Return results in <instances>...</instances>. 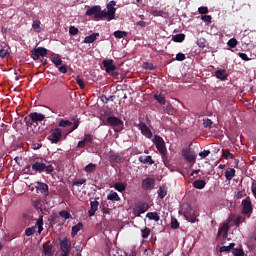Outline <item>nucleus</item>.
I'll list each match as a JSON object with an SVG mask.
<instances>
[{
	"label": "nucleus",
	"instance_id": "obj_1",
	"mask_svg": "<svg viewBox=\"0 0 256 256\" xmlns=\"http://www.w3.org/2000/svg\"><path fill=\"white\" fill-rule=\"evenodd\" d=\"M117 8L115 6H107V10L101 11V6H97V19H107V21H113L115 19V13Z\"/></svg>",
	"mask_w": 256,
	"mask_h": 256
},
{
	"label": "nucleus",
	"instance_id": "obj_2",
	"mask_svg": "<svg viewBox=\"0 0 256 256\" xmlns=\"http://www.w3.org/2000/svg\"><path fill=\"white\" fill-rule=\"evenodd\" d=\"M44 121H45V114L32 112L28 115L27 125H30L31 127H38V129H41V126L39 125H43Z\"/></svg>",
	"mask_w": 256,
	"mask_h": 256
},
{
	"label": "nucleus",
	"instance_id": "obj_3",
	"mask_svg": "<svg viewBox=\"0 0 256 256\" xmlns=\"http://www.w3.org/2000/svg\"><path fill=\"white\" fill-rule=\"evenodd\" d=\"M32 169L35 171V173H43V171H45L47 175H52L53 171H55V167H53V165H47L39 161L32 164Z\"/></svg>",
	"mask_w": 256,
	"mask_h": 256
},
{
	"label": "nucleus",
	"instance_id": "obj_4",
	"mask_svg": "<svg viewBox=\"0 0 256 256\" xmlns=\"http://www.w3.org/2000/svg\"><path fill=\"white\" fill-rule=\"evenodd\" d=\"M153 143L156 146V149L159 151L162 157L167 155V146H165V140L159 135H155L153 139Z\"/></svg>",
	"mask_w": 256,
	"mask_h": 256
},
{
	"label": "nucleus",
	"instance_id": "obj_5",
	"mask_svg": "<svg viewBox=\"0 0 256 256\" xmlns=\"http://www.w3.org/2000/svg\"><path fill=\"white\" fill-rule=\"evenodd\" d=\"M102 69H105L106 73H109L112 77H119V73L116 72L117 66L113 64V60H103Z\"/></svg>",
	"mask_w": 256,
	"mask_h": 256
},
{
	"label": "nucleus",
	"instance_id": "obj_6",
	"mask_svg": "<svg viewBox=\"0 0 256 256\" xmlns=\"http://www.w3.org/2000/svg\"><path fill=\"white\" fill-rule=\"evenodd\" d=\"M147 211H149V204L146 202H138L133 208V215L134 217H141V215L147 213Z\"/></svg>",
	"mask_w": 256,
	"mask_h": 256
},
{
	"label": "nucleus",
	"instance_id": "obj_7",
	"mask_svg": "<svg viewBox=\"0 0 256 256\" xmlns=\"http://www.w3.org/2000/svg\"><path fill=\"white\" fill-rule=\"evenodd\" d=\"M71 125H73L72 129H78L79 119L78 118H71V120L61 119L58 123V127H64V128L71 127Z\"/></svg>",
	"mask_w": 256,
	"mask_h": 256
},
{
	"label": "nucleus",
	"instance_id": "obj_8",
	"mask_svg": "<svg viewBox=\"0 0 256 256\" xmlns=\"http://www.w3.org/2000/svg\"><path fill=\"white\" fill-rule=\"evenodd\" d=\"M60 251H62L60 256H69L71 253V240L64 238L60 241Z\"/></svg>",
	"mask_w": 256,
	"mask_h": 256
},
{
	"label": "nucleus",
	"instance_id": "obj_9",
	"mask_svg": "<svg viewBox=\"0 0 256 256\" xmlns=\"http://www.w3.org/2000/svg\"><path fill=\"white\" fill-rule=\"evenodd\" d=\"M61 135H63L61 129H52L48 136V140L51 141V143H59L61 141Z\"/></svg>",
	"mask_w": 256,
	"mask_h": 256
},
{
	"label": "nucleus",
	"instance_id": "obj_10",
	"mask_svg": "<svg viewBox=\"0 0 256 256\" xmlns=\"http://www.w3.org/2000/svg\"><path fill=\"white\" fill-rule=\"evenodd\" d=\"M106 123L110 127H119L120 129H123V120H121V118L115 116H108L106 119Z\"/></svg>",
	"mask_w": 256,
	"mask_h": 256
},
{
	"label": "nucleus",
	"instance_id": "obj_11",
	"mask_svg": "<svg viewBox=\"0 0 256 256\" xmlns=\"http://www.w3.org/2000/svg\"><path fill=\"white\" fill-rule=\"evenodd\" d=\"M39 57H47V49L43 47L34 48L31 54L33 61H37Z\"/></svg>",
	"mask_w": 256,
	"mask_h": 256
},
{
	"label": "nucleus",
	"instance_id": "obj_12",
	"mask_svg": "<svg viewBox=\"0 0 256 256\" xmlns=\"http://www.w3.org/2000/svg\"><path fill=\"white\" fill-rule=\"evenodd\" d=\"M142 188L146 191H151V189L155 188V179L146 178L142 181Z\"/></svg>",
	"mask_w": 256,
	"mask_h": 256
},
{
	"label": "nucleus",
	"instance_id": "obj_13",
	"mask_svg": "<svg viewBox=\"0 0 256 256\" xmlns=\"http://www.w3.org/2000/svg\"><path fill=\"white\" fill-rule=\"evenodd\" d=\"M182 157H184V159L188 163H195V159H197V157L195 156V153L191 152V150H183Z\"/></svg>",
	"mask_w": 256,
	"mask_h": 256
},
{
	"label": "nucleus",
	"instance_id": "obj_14",
	"mask_svg": "<svg viewBox=\"0 0 256 256\" xmlns=\"http://www.w3.org/2000/svg\"><path fill=\"white\" fill-rule=\"evenodd\" d=\"M42 251L44 255L46 256H53V244H51V241H47L42 245Z\"/></svg>",
	"mask_w": 256,
	"mask_h": 256
},
{
	"label": "nucleus",
	"instance_id": "obj_15",
	"mask_svg": "<svg viewBox=\"0 0 256 256\" xmlns=\"http://www.w3.org/2000/svg\"><path fill=\"white\" fill-rule=\"evenodd\" d=\"M242 205H243V214L244 215H249V213H251L253 211V206L251 204L250 199L243 200Z\"/></svg>",
	"mask_w": 256,
	"mask_h": 256
},
{
	"label": "nucleus",
	"instance_id": "obj_16",
	"mask_svg": "<svg viewBox=\"0 0 256 256\" xmlns=\"http://www.w3.org/2000/svg\"><path fill=\"white\" fill-rule=\"evenodd\" d=\"M229 222L224 223L218 230V235H222L223 239H227V236L229 235Z\"/></svg>",
	"mask_w": 256,
	"mask_h": 256
},
{
	"label": "nucleus",
	"instance_id": "obj_17",
	"mask_svg": "<svg viewBox=\"0 0 256 256\" xmlns=\"http://www.w3.org/2000/svg\"><path fill=\"white\" fill-rule=\"evenodd\" d=\"M97 213V198H90V210L88 211L89 217H93Z\"/></svg>",
	"mask_w": 256,
	"mask_h": 256
},
{
	"label": "nucleus",
	"instance_id": "obj_18",
	"mask_svg": "<svg viewBox=\"0 0 256 256\" xmlns=\"http://www.w3.org/2000/svg\"><path fill=\"white\" fill-rule=\"evenodd\" d=\"M140 163H143L144 165H154L155 160H153V157L151 156H140L139 157Z\"/></svg>",
	"mask_w": 256,
	"mask_h": 256
},
{
	"label": "nucleus",
	"instance_id": "obj_19",
	"mask_svg": "<svg viewBox=\"0 0 256 256\" xmlns=\"http://www.w3.org/2000/svg\"><path fill=\"white\" fill-rule=\"evenodd\" d=\"M215 77L220 79V81H225L227 79V70L219 69L215 72Z\"/></svg>",
	"mask_w": 256,
	"mask_h": 256
},
{
	"label": "nucleus",
	"instance_id": "obj_20",
	"mask_svg": "<svg viewBox=\"0 0 256 256\" xmlns=\"http://www.w3.org/2000/svg\"><path fill=\"white\" fill-rule=\"evenodd\" d=\"M93 141V136L86 135L83 140L78 142L77 147L83 148L87 145V143H91Z\"/></svg>",
	"mask_w": 256,
	"mask_h": 256
},
{
	"label": "nucleus",
	"instance_id": "obj_21",
	"mask_svg": "<svg viewBox=\"0 0 256 256\" xmlns=\"http://www.w3.org/2000/svg\"><path fill=\"white\" fill-rule=\"evenodd\" d=\"M37 189L40 191V193H42V195H45L46 197L49 195V185L45 183H39Z\"/></svg>",
	"mask_w": 256,
	"mask_h": 256
},
{
	"label": "nucleus",
	"instance_id": "obj_22",
	"mask_svg": "<svg viewBox=\"0 0 256 256\" xmlns=\"http://www.w3.org/2000/svg\"><path fill=\"white\" fill-rule=\"evenodd\" d=\"M52 63H54L55 67H59L63 65V60L61 59V56L59 54H55L51 57Z\"/></svg>",
	"mask_w": 256,
	"mask_h": 256
},
{
	"label": "nucleus",
	"instance_id": "obj_23",
	"mask_svg": "<svg viewBox=\"0 0 256 256\" xmlns=\"http://www.w3.org/2000/svg\"><path fill=\"white\" fill-rule=\"evenodd\" d=\"M205 185H207V182H205V180H195L193 182V187L195 189H205Z\"/></svg>",
	"mask_w": 256,
	"mask_h": 256
},
{
	"label": "nucleus",
	"instance_id": "obj_24",
	"mask_svg": "<svg viewBox=\"0 0 256 256\" xmlns=\"http://www.w3.org/2000/svg\"><path fill=\"white\" fill-rule=\"evenodd\" d=\"M146 217L150 221H159L161 219V217L159 216V214L157 212H148L146 214Z\"/></svg>",
	"mask_w": 256,
	"mask_h": 256
},
{
	"label": "nucleus",
	"instance_id": "obj_25",
	"mask_svg": "<svg viewBox=\"0 0 256 256\" xmlns=\"http://www.w3.org/2000/svg\"><path fill=\"white\" fill-rule=\"evenodd\" d=\"M225 177H226L227 181H231V179H233V177H235V169L234 168L226 169Z\"/></svg>",
	"mask_w": 256,
	"mask_h": 256
},
{
	"label": "nucleus",
	"instance_id": "obj_26",
	"mask_svg": "<svg viewBox=\"0 0 256 256\" xmlns=\"http://www.w3.org/2000/svg\"><path fill=\"white\" fill-rule=\"evenodd\" d=\"M172 41H174V43H183L185 41V34L181 33L172 36Z\"/></svg>",
	"mask_w": 256,
	"mask_h": 256
},
{
	"label": "nucleus",
	"instance_id": "obj_27",
	"mask_svg": "<svg viewBox=\"0 0 256 256\" xmlns=\"http://www.w3.org/2000/svg\"><path fill=\"white\" fill-rule=\"evenodd\" d=\"M81 229H83V223L79 222L78 224L74 225L72 227L71 236L75 237V235H77L78 231H81Z\"/></svg>",
	"mask_w": 256,
	"mask_h": 256
},
{
	"label": "nucleus",
	"instance_id": "obj_28",
	"mask_svg": "<svg viewBox=\"0 0 256 256\" xmlns=\"http://www.w3.org/2000/svg\"><path fill=\"white\" fill-rule=\"evenodd\" d=\"M108 201H121L119 194L117 192L111 191L110 194L107 195Z\"/></svg>",
	"mask_w": 256,
	"mask_h": 256
},
{
	"label": "nucleus",
	"instance_id": "obj_29",
	"mask_svg": "<svg viewBox=\"0 0 256 256\" xmlns=\"http://www.w3.org/2000/svg\"><path fill=\"white\" fill-rule=\"evenodd\" d=\"M97 40V33H92L84 38V43H94Z\"/></svg>",
	"mask_w": 256,
	"mask_h": 256
},
{
	"label": "nucleus",
	"instance_id": "obj_30",
	"mask_svg": "<svg viewBox=\"0 0 256 256\" xmlns=\"http://www.w3.org/2000/svg\"><path fill=\"white\" fill-rule=\"evenodd\" d=\"M32 28L36 33H41V21L40 20H34L32 23Z\"/></svg>",
	"mask_w": 256,
	"mask_h": 256
},
{
	"label": "nucleus",
	"instance_id": "obj_31",
	"mask_svg": "<svg viewBox=\"0 0 256 256\" xmlns=\"http://www.w3.org/2000/svg\"><path fill=\"white\" fill-rule=\"evenodd\" d=\"M114 189H116V191H119L120 193H123V191L127 189V186L121 182H117L114 184Z\"/></svg>",
	"mask_w": 256,
	"mask_h": 256
},
{
	"label": "nucleus",
	"instance_id": "obj_32",
	"mask_svg": "<svg viewBox=\"0 0 256 256\" xmlns=\"http://www.w3.org/2000/svg\"><path fill=\"white\" fill-rule=\"evenodd\" d=\"M164 111L168 115H175V108L173 107V105H171L169 103L165 106Z\"/></svg>",
	"mask_w": 256,
	"mask_h": 256
},
{
	"label": "nucleus",
	"instance_id": "obj_33",
	"mask_svg": "<svg viewBox=\"0 0 256 256\" xmlns=\"http://www.w3.org/2000/svg\"><path fill=\"white\" fill-rule=\"evenodd\" d=\"M154 99H156L160 105H165L166 103L165 96L163 94H155Z\"/></svg>",
	"mask_w": 256,
	"mask_h": 256
},
{
	"label": "nucleus",
	"instance_id": "obj_34",
	"mask_svg": "<svg viewBox=\"0 0 256 256\" xmlns=\"http://www.w3.org/2000/svg\"><path fill=\"white\" fill-rule=\"evenodd\" d=\"M36 225L38 226V233H43V215L39 216V219L36 222Z\"/></svg>",
	"mask_w": 256,
	"mask_h": 256
},
{
	"label": "nucleus",
	"instance_id": "obj_35",
	"mask_svg": "<svg viewBox=\"0 0 256 256\" xmlns=\"http://www.w3.org/2000/svg\"><path fill=\"white\" fill-rule=\"evenodd\" d=\"M222 157L224 159H233V153H231V151H229V149H223L222 150Z\"/></svg>",
	"mask_w": 256,
	"mask_h": 256
},
{
	"label": "nucleus",
	"instance_id": "obj_36",
	"mask_svg": "<svg viewBox=\"0 0 256 256\" xmlns=\"http://www.w3.org/2000/svg\"><path fill=\"white\" fill-rule=\"evenodd\" d=\"M110 161L112 163H123V157H121L119 155H111L110 156Z\"/></svg>",
	"mask_w": 256,
	"mask_h": 256
},
{
	"label": "nucleus",
	"instance_id": "obj_37",
	"mask_svg": "<svg viewBox=\"0 0 256 256\" xmlns=\"http://www.w3.org/2000/svg\"><path fill=\"white\" fill-rule=\"evenodd\" d=\"M86 15L91 16L94 15L95 19H97V6H93L86 11Z\"/></svg>",
	"mask_w": 256,
	"mask_h": 256
},
{
	"label": "nucleus",
	"instance_id": "obj_38",
	"mask_svg": "<svg viewBox=\"0 0 256 256\" xmlns=\"http://www.w3.org/2000/svg\"><path fill=\"white\" fill-rule=\"evenodd\" d=\"M114 37H116V39H123V37H127V32L117 30L114 32Z\"/></svg>",
	"mask_w": 256,
	"mask_h": 256
},
{
	"label": "nucleus",
	"instance_id": "obj_39",
	"mask_svg": "<svg viewBox=\"0 0 256 256\" xmlns=\"http://www.w3.org/2000/svg\"><path fill=\"white\" fill-rule=\"evenodd\" d=\"M203 127H205V129H211V127H213V121L209 118L203 119Z\"/></svg>",
	"mask_w": 256,
	"mask_h": 256
},
{
	"label": "nucleus",
	"instance_id": "obj_40",
	"mask_svg": "<svg viewBox=\"0 0 256 256\" xmlns=\"http://www.w3.org/2000/svg\"><path fill=\"white\" fill-rule=\"evenodd\" d=\"M11 57V54L9 53V50H6V49H1L0 50V59H7Z\"/></svg>",
	"mask_w": 256,
	"mask_h": 256
},
{
	"label": "nucleus",
	"instance_id": "obj_41",
	"mask_svg": "<svg viewBox=\"0 0 256 256\" xmlns=\"http://www.w3.org/2000/svg\"><path fill=\"white\" fill-rule=\"evenodd\" d=\"M59 217H62V219H71V213L67 210H62L59 212Z\"/></svg>",
	"mask_w": 256,
	"mask_h": 256
},
{
	"label": "nucleus",
	"instance_id": "obj_42",
	"mask_svg": "<svg viewBox=\"0 0 256 256\" xmlns=\"http://www.w3.org/2000/svg\"><path fill=\"white\" fill-rule=\"evenodd\" d=\"M36 229H37V226H32V227L27 228L25 230V235L27 237H31V235H33L35 233Z\"/></svg>",
	"mask_w": 256,
	"mask_h": 256
},
{
	"label": "nucleus",
	"instance_id": "obj_43",
	"mask_svg": "<svg viewBox=\"0 0 256 256\" xmlns=\"http://www.w3.org/2000/svg\"><path fill=\"white\" fill-rule=\"evenodd\" d=\"M141 133L144 135V137H147V139H151V137H153V132H151V129H141Z\"/></svg>",
	"mask_w": 256,
	"mask_h": 256
},
{
	"label": "nucleus",
	"instance_id": "obj_44",
	"mask_svg": "<svg viewBox=\"0 0 256 256\" xmlns=\"http://www.w3.org/2000/svg\"><path fill=\"white\" fill-rule=\"evenodd\" d=\"M197 45L201 49H205V47H207V40L205 38H200L197 40Z\"/></svg>",
	"mask_w": 256,
	"mask_h": 256
},
{
	"label": "nucleus",
	"instance_id": "obj_45",
	"mask_svg": "<svg viewBox=\"0 0 256 256\" xmlns=\"http://www.w3.org/2000/svg\"><path fill=\"white\" fill-rule=\"evenodd\" d=\"M141 233H142V238L147 239V237L151 235V229L145 227L144 229L141 230Z\"/></svg>",
	"mask_w": 256,
	"mask_h": 256
},
{
	"label": "nucleus",
	"instance_id": "obj_46",
	"mask_svg": "<svg viewBox=\"0 0 256 256\" xmlns=\"http://www.w3.org/2000/svg\"><path fill=\"white\" fill-rule=\"evenodd\" d=\"M97 169V165L90 163L85 167L86 173H92V171H95Z\"/></svg>",
	"mask_w": 256,
	"mask_h": 256
},
{
	"label": "nucleus",
	"instance_id": "obj_47",
	"mask_svg": "<svg viewBox=\"0 0 256 256\" xmlns=\"http://www.w3.org/2000/svg\"><path fill=\"white\" fill-rule=\"evenodd\" d=\"M237 39L235 38H231L228 42L227 45L228 47H230L231 49H235V47H237Z\"/></svg>",
	"mask_w": 256,
	"mask_h": 256
},
{
	"label": "nucleus",
	"instance_id": "obj_48",
	"mask_svg": "<svg viewBox=\"0 0 256 256\" xmlns=\"http://www.w3.org/2000/svg\"><path fill=\"white\" fill-rule=\"evenodd\" d=\"M232 253L234 256H245V252L243 251V249L239 248L233 249Z\"/></svg>",
	"mask_w": 256,
	"mask_h": 256
},
{
	"label": "nucleus",
	"instance_id": "obj_49",
	"mask_svg": "<svg viewBox=\"0 0 256 256\" xmlns=\"http://www.w3.org/2000/svg\"><path fill=\"white\" fill-rule=\"evenodd\" d=\"M144 69H149V71H155V69H157V66L153 65V63L145 62Z\"/></svg>",
	"mask_w": 256,
	"mask_h": 256
},
{
	"label": "nucleus",
	"instance_id": "obj_50",
	"mask_svg": "<svg viewBox=\"0 0 256 256\" xmlns=\"http://www.w3.org/2000/svg\"><path fill=\"white\" fill-rule=\"evenodd\" d=\"M152 15H153V17H163V10H152L151 12H150Z\"/></svg>",
	"mask_w": 256,
	"mask_h": 256
},
{
	"label": "nucleus",
	"instance_id": "obj_51",
	"mask_svg": "<svg viewBox=\"0 0 256 256\" xmlns=\"http://www.w3.org/2000/svg\"><path fill=\"white\" fill-rule=\"evenodd\" d=\"M198 13H200V15H207V13H209V8L205 6L199 7Z\"/></svg>",
	"mask_w": 256,
	"mask_h": 256
},
{
	"label": "nucleus",
	"instance_id": "obj_52",
	"mask_svg": "<svg viewBox=\"0 0 256 256\" xmlns=\"http://www.w3.org/2000/svg\"><path fill=\"white\" fill-rule=\"evenodd\" d=\"M167 195V190L163 189V188H159L158 190V196L160 197V199H164V197Z\"/></svg>",
	"mask_w": 256,
	"mask_h": 256
},
{
	"label": "nucleus",
	"instance_id": "obj_53",
	"mask_svg": "<svg viewBox=\"0 0 256 256\" xmlns=\"http://www.w3.org/2000/svg\"><path fill=\"white\" fill-rule=\"evenodd\" d=\"M171 228L172 229H179V221H177V219L173 218L171 220Z\"/></svg>",
	"mask_w": 256,
	"mask_h": 256
},
{
	"label": "nucleus",
	"instance_id": "obj_54",
	"mask_svg": "<svg viewBox=\"0 0 256 256\" xmlns=\"http://www.w3.org/2000/svg\"><path fill=\"white\" fill-rule=\"evenodd\" d=\"M69 33H70V35H77V33H79V29L75 26H71L69 28Z\"/></svg>",
	"mask_w": 256,
	"mask_h": 256
},
{
	"label": "nucleus",
	"instance_id": "obj_55",
	"mask_svg": "<svg viewBox=\"0 0 256 256\" xmlns=\"http://www.w3.org/2000/svg\"><path fill=\"white\" fill-rule=\"evenodd\" d=\"M87 180L85 179H78L74 181L73 185H76V187H81V185L85 184Z\"/></svg>",
	"mask_w": 256,
	"mask_h": 256
},
{
	"label": "nucleus",
	"instance_id": "obj_56",
	"mask_svg": "<svg viewBox=\"0 0 256 256\" xmlns=\"http://www.w3.org/2000/svg\"><path fill=\"white\" fill-rule=\"evenodd\" d=\"M199 155L202 157V159H205L206 157H209V155H211V151L204 150V151L200 152Z\"/></svg>",
	"mask_w": 256,
	"mask_h": 256
},
{
	"label": "nucleus",
	"instance_id": "obj_57",
	"mask_svg": "<svg viewBox=\"0 0 256 256\" xmlns=\"http://www.w3.org/2000/svg\"><path fill=\"white\" fill-rule=\"evenodd\" d=\"M202 21H204V23H211V20L213 19L211 17V15H204L201 17Z\"/></svg>",
	"mask_w": 256,
	"mask_h": 256
},
{
	"label": "nucleus",
	"instance_id": "obj_58",
	"mask_svg": "<svg viewBox=\"0 0 256 256\" xmlns=\"http://www.w3.org/2000/svg\"><path fill=\"white\" fill-rule=\"evenodd\" d=\"M76 81H77V84L79 85L80 89H85V81H83V79L77 78Z\"/></svg>",
	"mask_w": 256,
	"mask_h": 256
},
{
	"label": "nucleus",
	"instance_id": "obj_59",
	"mask_svg": "<svg viewBox=\"0 0 256 256\" xmlns=\"http://www.w3.org/2000/svg\"><path fill=\"white\" fill-rule=\"evenodd\" d=\"M186 57H185V54L183 53H178L176 55V61H185Z\"/></svg>",
	"mask_w": 256,
	"mask_h": 256
},
{
	"label": "nucleus",
	"instance_id": "obj_60",
	"mask_svg": "<svg viewBox=\"0 0 256 256\" xmlns=\"http://www.w3.org/2000/svg\"><path fill=\"white\" fill-rule=\"evenodd\" d=\"M58 71L63 74L67 73L68 71L67 66L65 65L58 66Z\"/></svg>",
	"mask_w": 256,
	"mask_h": 256
},
{
	"label": "nucleus",
	"instance_id": "obj_61",
	"mask_svg": "<svg viewBox=\"0 0 256 256\" xmlns=\"http://www.w3.org/2000/svg\"><path fill=\"white\" fill-rule=\"evenodd\" d=\"M41 147H43V144H41V143H33L31 146V148L34 149V151L41 149Z\"/></svg>",
	"mask_w": 256,
	"mask_h": 256
},
{
	"label": "nucleus",
	"instance_id": "obj_62",
	"mask_svg": "<svg viewBox=\"0 0 256 256\" xmlns=\"http://www.w3.org/2000/svg\"><path fill=\"white\" fill-rule=\"evenodd\" d=\"M239 57H240V59H242L243 61H249V56H247L246 53H239Z\"/></svg>",
	"mask_w": 256,
	"mask_h": 256
},
{
	"label": "nucleus",
	"instance_id": "obj_63",
	"mask_svg": "<svg viewBox=\"0 0 256 256\" xmlns=\"http://www.w3.org/2000/svg\"><path fill=\"white\" fill-rule=\"evenodd\" d=\"M142 256H153V251L152 250H146V251H144Z\"/></svg>",
	"mask_w": 256,
	"mask_h": 256
},
{
	"label": "nucleus",
	"instance_id": "obj_64",
	"mask_svg": "<svg viewBox=\"0 0 256 256\" xmlns=\"http://www.w3.org/2000/svg\"><path fill=\"white\" fill-rule=\"evenodd\" d=\"M251 189H252V193H253L254 197H256V182H254V183L252 184Z\"/></svg>",
	"mask_w": 256,
	"mask_h": 256
}]
</instances>
